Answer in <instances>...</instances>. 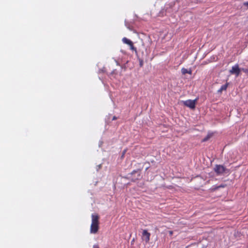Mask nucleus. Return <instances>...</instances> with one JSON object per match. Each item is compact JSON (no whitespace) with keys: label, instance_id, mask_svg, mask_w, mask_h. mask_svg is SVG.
<instances>
[{"label":"nucleus","instance_id":"nucleus-1","mask_svg":"<svg viewBox=\"0 0 248 248\" xmlns=\"http://www.w3.org/2000/svg\"><path fill=\"white\" fill-rule=\"evenodd\" d=\"M99 216L96 214H92V223L90 228V232L92 233H96L99 229Z\"/></svg>","mask_w":248,"mask_h":248},{"label":"nucleus","instance_id":"nucleus-2","mask_svg":"<svg viewBox=\"0 0 248 248\" xmlns=\"http://www.w3.org/2000/svg\"><path fill=\"white\" fill-rule=\"evenodd\" d=\"M198 100V98H196L194 100L188 99L186 101H183V104L192 109H194L195 108L196 104Z\"/></svg>","mask_w":248,"mask_h":248},{"label":"nucleus","instance_id":"nucleus-3","mask_svg":"<svg viewBox=\"0 0 248 248\" xmlns=\"http://www.w3.org/2000/svg\"><path fill=\"white\" fill-rule=\"evenodd\" d=\"M240 69L239 67L238 64L233 66L232 69L230 70V73L231 74H235L236 77H238L240 73Z\"/></svg>","mask_w":248,"mask_h":248},{"label":"nucleus","instance_id":"nucleus-4","mask_svg":"<svg viewBox=\"0 0 248 248\" xmlns=\"http://www.w3.org/2000/svg\"><path fill=\"white\" fill-rule=\"evenodd\" d=\"M225 168L223 166L220 165H216L214 168L215 171L217 174H222L225 172Z\"/></svg>","mask_w":248,"mask_h":248},{"label":"nucleus","instance_id":"nucleus-5","mask_svg":"<svg viewBox=\"0 0 248 248\" xmlns=\"http://www.w3.org/2000/svg\"><path fill=\"white\" fill-rule=\"evenodd\" d=\"M150 233L148 232L146 230H144L142 233V239L148 243L150 239Z\"/></svg>","mask_w":248,"mask_h":248},{"label":"nucleus","instance_id":"nucleus-6","mask_svg":"<svg viewBox=\"0 0 248 248\" xmlns=\"http://www.w3.org/2000/svg\"><path fill=\"white\" fill-rule=\"evenodd\" d=\"M122 41L124 43L129 45L131 50H134L136 52L137 51L136 48L134 47V46H133V42L130 40L127 39L126 37H124L123 38Z\"/></svg>","mask_w":248,"mask_h":248},{"label":"nucleus","instance_id":"nucleus-7","mask_svg":"<svg viewBox=\"0 0 248 248\" xmlns=\"http://www.w3.org/2000/svg\"><path fill=\"white\" fill-rule=\"evenodd\" d=\"M181 72L183 75H185L186 74L188 73V70L185 68H183L181 69Z\"/></svg>","mask_w":248,"mask_h":248},{"label":"nucleus","instance_id":"nucleus-8","mask_svg":"<svg viewBox=\"0 0 248 248\" xmlns=\"http://www.w3.org/2000/svg\"><path fill=\"white\" fill-rule=\"evenodd\" d=\"M227 87H228L227 84L222 85L220 89V91H221L223 90H226Z\"/></svg>","mask_w":248,"mask_h":248},{"label":"nucleus","instance_id":"nucleus-9","mask_svg":"<svg viewBox=\"0 0 248 248\" xmlns=\"http://www.w3.org/2000/svg\"><path fill=\"white\" fill-rule=\"evenodd\" d=\"M241 70L244 72V73H245L246 74H248V69H246V68H242L241 69Z\"/></svg>","mask_w":248,"mask_h":248},{"label":"nucleus","instance_id":"nucleus-10","mask_svg":"<svg viewBox=\"0 0 248 248\" xmlns=\"http://www.w3.org/2000/svg\"><path fill=\"white\" fill-rule=\"evenodd\" d=\"M209 138H210V137L207 136L206 138H205L204 139H203L202 141H205L209 139Z\"/></svg>","mask_w":248,"mask_h":248},{"label":"nucleus","instance_id":"nucleus-11","mask_svg":"<svg viewBox=\"0 0 248 248\" xmlns=\"http://www.w3.org/2000/svg\"><path fill=\"white\" fill-rule=\"evenodd\" d=\"M173 231H170L169 232V234H170V235H172L173 234Z\"/></svg>","mask_w":248,"mask_h":248},{"label":"nucleus","instance_id":"nucleus-12","mask_svg":"<svg viewBox=\"0 0 248 248\" xmlns=\"http://www.w3.org/2000/svg\"><path fill=\"white\" fill-rule=\"evenodd\" d=\"M244 5L245 6H248V1L247 2H245L244 3Z\"/></svg>","mask_w":248,"mask_h":248},{"label":"nucleus","instance_id":"nucleus-13","mask_svg":"<svg viewBox=\"0 0 248 248\" xmlns=\"http://www.w3.org/2000/svg\"><path fill=\"white\" fill-rule=\"evenodd\" d=\"M187 73L191 75L192 74L191 70L189 69V70H188V73Z\"/></svg>","mask_w":248,"mask_h":248},{"label":"nucleus","instance_id":"nucleus-14","mask_svg":"<svg viewBox=\"0 0 248 248\" xmlns=\"http://www.w3.org/2000/svg\"><path fill=\"white\" fill-rule=\"evenodd\" d=\"M93 248H99V247L98 245H94Z\"/></svg>","mask_w":248,"mask_h":248},{"label":"nucleus","instance_id":"nucleus-15","mask_svg":"<svg viewBox=\"0 0 248 248\" xmlns=\"http://www.w3.org/2000/svg\"><path fill=\"white\" fill-rule=\"evenodd\" d=\"M116 119H117L116 117L115 116H114L112 120H116Z\"/></svg>","mask_w":248,"mask_h":248},{"label":"nucleus","instance_id":"nucleus-16","mask_svg":"<svg viewBox=\"0 0 248 248\" xmlns=\"http://www.w3.org/2000/svg\"><path fill=\"white\" fill-rule=\"evenodd\" d=\"M140 66H142V62H140Z\"/></svg>","mask_w":248,"mask_h":248},{"label":"nucleus","instance_id":"nucleus-17","mask_svg":"<svg viewBox=\"0 0 248 248\" xmlns=\"http://www.w3.org/2000/svg\"><path fill=\"white\" fill-rule=\"evenodd\" d=\"M125 152H126V151H125V150H124V152H123V155H124V154H125Z\"/></svg>","mask_w":248,"mask_h":248}]
</instances>
